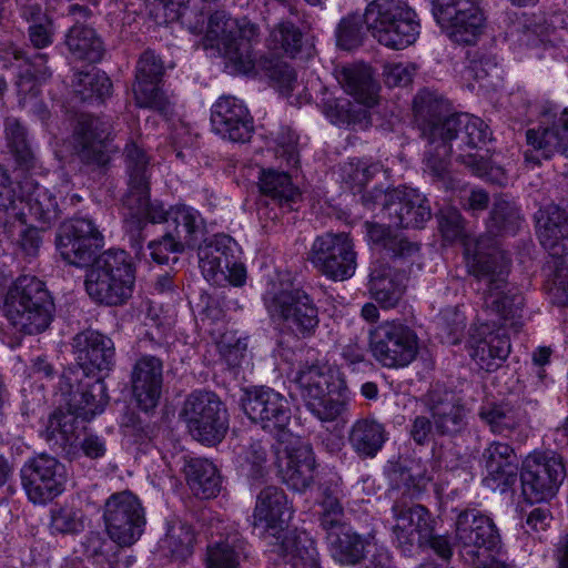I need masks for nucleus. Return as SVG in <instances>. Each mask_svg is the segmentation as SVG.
Instances as JSON below:
<instances>
[{
  "instance_id": "obj_1",
  "label": "nucleus",
  "mask_w": 568,
  "mask_h": 568,
  "mask_svg": "<svg viewBox=\"0 0 568 568\" xmlns=\"http://www.w3.org/2000/svg\"><path fill=\"white\" fill-rule=\"evenodd\" d=\"M413 108L423 139H456L457 149L466 151L457 155V161L477 175L485 173L484 158L471 152L490 140L489 128L481 119L468 113H452L449 102L429 90L417 93Z\"/></svg>"
},
{
  "instance_id": "obj_2",
  "label": "nucleus",
  "mask_w": 568,
  "mask_h": 568,
  "mask_svg": "<svg viewBox=\"0 0 568 568\" xmlns=\"http://www.w3.org/2000/svg\"><path fill=\"white\" fill-rule=\"evenodd\" d=\"M363 22L374 39L394 50L413 44L420 30L416 11L405 0H372L363 16L351 13L339 21L337 45L344 50L358 47L363 40Z\"/></svg>"
},
{
  "instance_id": "obj_3",
  "label": "nucleus",
  "mask_w": 568,
  "mask_h": 568,
  "mask_svg": "<svg viewBox=\"0 0 568 568\" xmlns=\"http://www.w3.org/2000/svg\"><path fill=\"white\" fill-rule=\"evenodd\" d=\"M292 516L285 493L276 486L263 488L256 496L253 526L274 546L292 568H321L314 541L305 531L286 529Z\"/></svg>"
},
{
  "instance_id": "obj_4",
  "label": "nucleus",
  "mask_w": 568,
  "mask_h": 568,
  "mask_svg": "<svg viewBox=\"0 0 568 568\" xmlns=\"http://www.w3.org/2000/svg\"><path fill=\"white\" fill-rule=\"evenodd\" d=\"M103 240L102 233L91 219L74 216L60 225L55 245L67 263L78 267L91 264L87 274L135 280L132 258L125 251L111 248L95 257L104 244Z\"/></svg>"
},
{
  "instance_id": "obj_5",
  "label": "nucleus",
  "mask_w": 568,
  "mask_h": 568,
  "mask_svg": "<svg viewBox=\"0 0 568 568\" xmlns=\"http://www.w3.org/2000/svg\"><path fill=\"white\" fill-rule=\"evenodd\" d=\"M510 260L500 250L497 241L488 236H479L475 250L468 260V271L483 284L484 306L505 321L504 326L518 331L524 297L518 288L508 282Z\"/></svg>"
},
{
  "instance_id": "obj_6",
  "label": "nucleus",
  "mask_w": 568,
  "mask_h": 568,
  "mask_svg": "<svg viewBox=\"0 0 568 568\" xmlns=\"http://www.w3.org/2000/svg\"><path fill=\"white\" fill-rule=\"evenodd\" d=\"M3 313L17 332L37 335L49 328L55 305L44 282L36 276L23 275L8 288Z\"/></svg>"
},
{
  "instance_id": "obj_7",
  "label": "nucleus",
  "mask_w": 568,
  "mask_h": 568,
  "mask_svg": "<svg viewBox=\"0 0 568 568\" xmlns=\"http://www.w3.org/2000/svg\"><path fill=\"white\" fill-rule=\"evenodd\" d=\"M293 382L308 412L321 422H334L346 410V402L333 398L344 387V381L318 361L298 366Z\"/></svg>"
},
{
  "instance_id": "obj_8",
  "label": "nucleus",
  "mask_w": 568,
  "mask_h": 568,
  "mask_svg": "<svg viewBox=\"0 0 568 568\" xmlns=\"http://www.w3.org/2000/svg\"><path fill=\"white\" fill-rule=\"evenodd\" d=\"M264 304L271 317L294 336L307 338L315 334L318 307L305 290H271L264 295Z\"/></svg>"
},
{
  "instance_id": "obj_9",
  "label": "nucleus",
  "mask_w": 568,
  "mask_h": 568,
  "mask_svg": "<svg viewBox=\"0 0 568 568\" xmlns=\"http://www.w3.org/2000/svg\"><path fill=\"white\" fill-rule=\"evenodd\" d=\"M454 546L466 562L484 564L495 558L501 538L490 517L476 509H466L456 518Z\"/></svg>"
},
{
  "instance_id": "obj_10",
  "label": "nucleus",
  "mask_w": 568,
  "mask_h": 568,
  "mask_svg": "<svg viewBox=\"0 0 568 568\" xmlns=\"http://www.w3.org/2000/svg\"><path fill=\"white\" fill-rule=\"evenodd\" d=\"M180 416L186 423L192 437L202 444L220 443L229 428L226 408L213 392L191 393L183 404Z\"/></svg>"
},
{
  "instance_id": "obj_11",
  "label": "nucleus",
  "mask_w": 568,
  "mask_h": 568,
  "mask_svg": "<svg viewBox=\"0 0 568 568\" xmlns=\"http://www.w3.org/2000/svg\"><path fill=\"white\" fill-rule=\"evenodd\" d=\"M256 36V27L246 20L239 21L225 11L211 14L206 38L233 64L235 71L246 73L253 68L248 41Z\"/></svg>"
},
{
  "instance_id": "obj_12",
  "label": "nucleus",
  "mask_w": 568,
  "mask_h": 568,
  "mask_svg": "<svg viewBox=\"0 0 568 568\" xmlns=\"http://www.w3.org/2000/svg\"><path fill=\"white\" fill-rule=\"evenodd\" d=\"M247 417L270 433H274L280 445L293 434L286 430L292 410L288 399L273 388L261 386L247 388L241 398Z\"/></svg>"
},
{
  "instance_id": "obj_13",
  "label": "nucleus",
  "mask_w": 568,
  "mask_h": 568,
  "mask_svg": "<svg viewBox=\"0 0 568 568\" xmlns=\"http://www.w3.org/2000/svg\"><path fill=\"white\" fill-rule=\"evenodd\" d=\"M374 358L384 367L399 368L410 364L418 353V337L399 321H386L369 332Z\"/></svg>"
},
{
  "instance_id": "obj_14",
  "label": "nucleus",
  "mask_w": 568,
  "mask_h": 568,
  "mask_svg": "<svg viewBox=\"0 0 568 568\" xmlns=\"http://www.w3.org/2000/svg\"><path fill=\"white\" fill-rule=\"evenodd\" d=\"M103 521L109 537L120 547H130L142 535L145 511L140 498L130 490L113 493L104 503Z\"/></svg>"
},
{
  "instance_id": "obj_15",
  "label": "nucleus",
  "mask_w": 568,
  "mask_h": 568,
  "mask_svg": "<svg viewBox=\"0 0 568 568\" xmlns=\"http://www.w3.org/2000/svg\"><path fill=\"white\" fill-rule=\"evenodd\" d=\"M566 477L562 458L555 454L527 456L520 469L521 496L530 504L551 499Z\"/></svg>"
},
{
  "instance_id": "obj_16",
  "label": "nucleus",
  "mask_w": 568,
  "mask_h": 568,
  "mask_svg": "<svg viewBox=\"0 0 568 568\" xmlns=\"http://www.w3.org/2000/svg\"><path fill=\"white\" fill-rule=\"evenodd\" d=\"M526 144L528 146L524 152L526 164L538 166L541 160H551L557 155L555 169L562 176L568 178V108L562 110L550 126L528 129Z\"/></svg>"
},
{
  "instance_id": "obj_17",
  "label": "nucleus",
  "mask_w": 568,
  "mask_h": 568,
  "mask_svg": "<svg viewBox=\"0 0 568 568\" xmlns=\"http://www.w3.org/2000/svg\"><path fill=\"white\" fill-rule=\"evenodd\" d=\"M308 260L318 272L334 281H345L356 270L354 244L344 232H326L316 236Z\"/></svg>"
},
{
  "instance_id": "obj_18",
  "label": "nucleus",
  "mask_w": 568,
  "mask_h": 568,
  "mask_svg": "<svg viewBox=\"0 0 568 568\" xmlns=\"http://www.w3.org/2000/svg\"><path fill=\"white\" fill-rule=\"evenodd\" d=\"M433 16L449 39L475 44L485 28V16L475 0H433Z\"/></svg>"
},
{
  "instance_id": "obj_19",
  "label": "nucleus",
  "mask_w": 568,
  "mask_h": 568,
  "mask_svg": "<svg viewBox=\"0 0 568 568\" xmlns=\"http://www.w3.org/2000/svg\"><path fill=\"white\" fill-rule=\"evenodd\" d=\"M59 387L62 394L68 396L67 405L80 414L82 422H89L101 414L109 403L103 379L83 375L81 368L64 369Z\"/></svg>"
},
{
  "instance_id": "obj_20",
  "label": "nucleus",
  "mask_w": 568,
  "mask_h": 568,
  "mask_svg": "<svg viewBox=\"0 0 568 568\" xmlns=\"http://www.w3.org/2000/svg\"><path fill=\"white\" fill-rule=\"evenodd\" d=\"M21 481L33 504H45L63 493L67 481L65 467L57 458L40 454L23 465Z\"/></svg>"
},
{
  "instance_id": "obj_21",
  "label": "nucleus",
  "mask_w": 568,
  "mask_h": 568,
  "mask_svg": "<svg viewBox=\"0 0 568 568\" xmlns=\"http://www.w3.org/2000/svg\"><path fill=\"white\" fill-rule=\"evenodd\" d=\"M20 183L22 207L28 209L27 219L36 222L41 230L50 229L68 213L69 206H75L81 201L75 193L58 200L53 191L40 185L30 173Z\"/></svg>"
},
{
  "instance_id": "obj_22",
  "label": "nucleus",
  "mask_w": 568,
  "mask_h": 568,
  "mask_svg": "<svg viewBox=\"0 0 568 568\" xmlns=\"http://www.w3.org/2000/svg\"><path fill=\"white\" fill-rule=\"evenodd\" d=\"M277 473L282 481L303 493L314 480L315 457L310 444L294 435L276 448Z\"/></svg>"
},
{
  "instance_id": "obj_23",
  "label": "nucleus",
  "mask_w": 568,
  "mask_h": 568,
  "mask_svg": "<svg viewBox=\"0 0 568 568\" xmlns=\"http://www.w3.org/2000/svg\"><path fill=\"white\" fill-rule=\"evenodd\" d=\"M395 524L392 527L394 540L404 552H410L414 546L424 547L434 531V520L422 505H409L396 500L392 506Z\"/></svg>"
},
{
  "instance_id": "obj_24",
  "label": "nucleus",
  "mask_w": 568,
  "mask_h": 568,
  "mask_svg": "<svg viewBox=\"0 0 568 568\" xmlns=\"http://www.w3.org/2000/svg\"><path fill=\"white\" fill-rule=\"evenodd\" d=\"M112 134L109 119L81 115L74 132L75 153L85 165L101 168L109 163L108 142Z\"/></svg>"
},
{
  "instance_id": "obj_25",
  "label": "nucleus",
  "mask_w": 568,
  "mask_h": 568,
  "mask_svg": "<svg viewBox=\"0 0 568 568\" xmlns=\"http://www.w3.org/2000/svg\"><path fill=\"white\" fill-rule=\"evenodd\" d=\"M469 354L486 372L496 371L510 353V342L505 327L495 324H474L467 341Z\"/></svg>"
},
{
  "instance_id": "obj_26",
  "label": "nucleus",
  "mask_w": 568,
  "mask_h": 568,
  "mask_svg": "<svg viewBox=\"0 0 568 568\" xmlns=\"http://www.w3.org/2000/svg\"><path fill=\"white\" fill-rule=\"evenodd\" d=\"M214 131L232 142H247L253 133V121L247 108L235 97L223 95L212 106Z\"/></svg>"
},
{
  "instance_id": "obj_27",
  "label": "nucleus",
  "mask_w": 568,
  "mask_h": 568,
  "mask_svg": "<svg viewBox=\"0 0 568 568\" xmlns=\"http://www.w3.org/2000/svg\"><path fill=\"white\" fill-rule=\"evenodd\" d=\"M480 464L486 470L483 484L487 488L504 494L516 484L518 466L515 450L509 444H488L480 455Z\"/></svg>"
},
{
  "instance_id": "obj_28",
  "label": "nucleus",
  "mask_w": 568,
  "mask_h": 568,
  "mask_svg": "<svg viewBox=\"0 0 568 568\" xmlns=\"http://www.w3.org/2000/svg\"><path fill=\"white\" fill-rule=\"evenodd\" d=\"M73 352L77 365L83 375H94L98 372H109L114 365V344L108 336L87 329L73 338Z\"/></svg>"
},
{
  "instance_id": "obj_29",
  "label": "nucleus",
  "mask_w": 568,
  "mask_h": 568,
  "mask_svg": "<svg viewBox=\"0 0 568 568\" xmlns=\"http://www.w3.org/2000/svg\"><path fill=\"white\" fill-rule=\"evenodd\" d=\"M132 394L138 406L149 412L159 404L163 385V363L152 355L141 356L131 373Z\"/></svg>"
},
{
  "instance_id": "obj_30",
  "label": "nucleus",
  "mask_w": 568,
  "mask_h": 568,
  "mask_svg": "<svg viewBox=\"0 0 568 568\" xmlns=\"http://www.w3.org/2000/svg\"><path fill=\"white\" fill-rule=\"evenodd\" d=\"M386 214L395 226L422 229L430 220L432 209L428 200L417 190H393Z\"/></svg>"
},
{
  "instance_id": "obj_31",
  "label": "nucleus",
  "mask_w": 568,
  "mask_h": 568,
  "mask_svg": "<svg viewBox=\"0 0 568 568\" xmlns=\"http://www.w3.org/2000/svg\"><path fill=\"white\" fill-rule=\"evenodd\" d=\"M435 429L439 435L454 436L466 428V410L459 397L450 390L434 388L426 397Z\"/></svg>"
},
{
  "instance_id": "obj_32",
  "label": "nucleus",
  "mask_w": 568,
  "mask_h": 568,
  "mask_svg": "<svg viewBox=\"0 0 568 568\" xmlns=\"http://www.w3.org/2000/svg\"><path fill=\"white\" fill-rule=\"evenodd\" d=\"M537 235L542 247L555 258L568 253V210L548 205L538 212Z\"/></svg>"
},
{
  "instance_id": "obj_33",
  "label": "nucleus",
  "mask_w": 568,
  "mask_h": 568,
  "mask_svg": "<svg viewBox=\"0 0 568 568\" xmlns=\"http://www.w3.org/2000/svg\"><path fill=\"white\" fill-rule=\"evenodd\" d=\"M235 251V241L225 234L214 235L200 244L197 256L204 277L213 283H219L220 277H225L224 267H227L230 262L233 263Z\"/></svg>"
},
{
  "instance_id": "obj_34",
  "label": "nucleus",
  "mask_w": 568,
  "mask_h": 568,
  "mask_svg": "<svg viewBox=\"0 0 568 568\" xmlns=\"http://www.w3.org/2000/svg\"><path fill=\"white\" fill-rule=\"evenodd\" d=\"M123 158L128 175V191L124 196H128L130 205L139 206L150 189V156L143 148L135 142H130L125 145Z\"/></svg>"
},
{
  "instance_id": "obj_35",
  "label": "nucleus",
  "mask_w": 568,
  "mask_h": 568,
  "mask_svg": "<svg viewBox=\"0 0 568 568\" xmlns=\"http://www.w3.org/2000/svg\"><path fill=\"white\" fill-rule=\"evenodd\" d=\"M82 423L80 414L70 406L58 408L49 416L42 437L51 447L70 453L84 428Z\"/></svg>"
},
{
  "instance_id": "obj_36",
  "label": "nucleus",
  "mask_w": 568,
  "mask_h": 568,
  "mask_svg": "<svg viewBox=\"0 0 568 568\" xmlns=\"http://www.w3.org/2000/svg\"><path fill=\"white\" fill-rule=\"evenodd\" d=\"M332 558L343 566L359 565L369 552L373 537L362 536L349 525L325 536Z\"/></svg>"
},
{
  "instance_id": "obj_37",
  "label": "nucleus",
  "mask_w": 568,
  "mask_h": 568,
  "mask_svg": "<svg viewBox=\"0 0 568 568\" xmlns=\"http://www.w3.org/2000/svg\"><path fill=\"white\" fill-rule=\"evenodd\" d=\"M336 79L344 91L355 101L366 108H372L378 100V84L373 78L369 67L365 64H349L336 72Z\"/></svg>"
},
{
  "instance_id": "obj_38",
  "label": "nucleus",
  "mask_w": 568,
  "mask_h": 568,
  "mask_svg": "<svg viewBox=\"0 0 568 568\" xmlns=\"http://www.w3.org/2000/svg\"><path fill=\"white\" fill-rule=\"evenodd\" d=\"M134 278L87 274L85 290L98 303L109 306L125 304L133 294Z\"/></svg>"
},
{
  "instance_id": "obj_39",
  "label": "nucleus",
  "mask_w": 568,
  "mask_h": 568,
  "mask_svg": "<svg viewBox=\"0 0 568 568\" xmlns=\"http://www.w3.org/2000/svg\"><path fill=\"white\" fill-rule=\"evenodd\" d=\"M365 227L369 241L374 245L383 248L385 254L395 263L410 261L419 253L418 243L394 233L387 226L366 222Z\"/></svg>"
},
{
  "instance_id": "obj_40",
  "label": "nucleus",
  "mask_w": 568,
  "mask_h": 568,
  "mask_svg": "<svg viewBox=\"0 0 568 568\" xmlns=\"http://www.w3.org/2000/svg\"><path fill=\"white\" fill-rule=\"evenodd\" d=\"M145 199L141 201V205H130L128 196L123 197L124 206L130 211V219L126 221L132 233V241L134 246L139 250L142 246V242L145 240L143 231L148 224L162 223L170 219V211H166L162 203L150 201V189L145 193Z\"/></svg>"
},
{
  "instance_id": "obj_41",
  "label": "nucleus",
  "mask_w": 568,
  "mask_h": 568,
  "mask_svg": "<svg viewBox=\"0 0 568 568\" xmlns=\"http://www.w3.org/2000/svg\"><path fill=\"white\" fill-rule=\"evenodd\" d=\"M387 433L383 424L372 419L357 420L351 428L348 442L359 458H374L383 448Z\"/></svg>"
},
{
  "instance_id": "obj_42",
  "label": "nucleus",
  "mask_w": 568,
  "mask_h": 568,
  "mask_svg": "<svg viewBox=\"0 0 568 568\" xmlns=\"http://www.w3.org/2000/svg\"><path fill=\"white\" fill-rule=\"evenodd\" d=\"M187 485L202 499L215 497L221 489V477L215 465L203 458H192L185 465Z\"/></svg>"
},
{
  "instance_id": "obj_43",
  "label": "nucleus",
  "mask_w": 568,
  "mask_h": 568,
  "mask_svg": "<svg viewBox=\"0 0 568 568\" xmlns=\"http://www.w3.org/2000/svg\"><path fill=\"white\" fill-rule=\"evenodd\" d=\"M404 276L393 274L390 268H374L371 272L369 293L383 308L395 307L405 292Z\"/></svg>"
},
{
  "instance_id": "obj_44",
  "label": "nucleus",
  "mask_w": 568,
  "mask_h": 568,
  "mask_svg": "<svg viewBox=\"0 0 568 568\" xmlns=\"http://www.w3.org/2000/svg\"><path fill=\"white\" fill-rule=\"evenodd\" d=\"M307 44V33L304 27L296 26L291 20H281L270 31L267 45L276 54L295 58Z\"/></svg>"
},
{
  "instance_id": "obj_45",
  "label": "nucleus",
  "mask_w": 568,
  "mask_h": 568,
  "mask_svg": "<svg viewBox=\"0 0 568 568\" xmlns=\"http://www.w3.org/2000/svg\"><path fill=\"white\" fill-rule=\"evenodd\" d=\"M65 44L75 59L90 63L101 61L104 54L102 40L92 28L84 24L75 23L69 29Z\"/></svg>"
},
{
  "instance_id": "obj_46",
  "label": "nucleus",
  "mask_w": 568,
  "mask_h": 568,
  "mask_svg": "<svg viewBox=\"0 0 568 568\" xmlns=\"http://www.w3.org/2000/svg\"><path fill=\"white\" fill-rule=\"evenodd\" d=\"M73 94L81 102L102 103L112 93L110 78L98 70L77 72L72 81Z\"/></svg>"
},
{
  "instance_id": "obj_47",
  "label": "nucleus",
  "mask_w": 568,
  "mask_h": 568,
  "mask_svg": "<svg viewBox=\"0 0 568 568\" xmlns=\"http://www.w3.org/2000/svg\"><path fill=\"white\" fill-rule=\"evenodd\" d=\"M521 225L518 207L504 197L494 201L486 223L488 237L515 235Z\"/></svg>"
},
{
  "instance_id": "obj_48",
  "label": "nucleus",
  "mask_w": 568,
  "mask_h": 568,
  "mask_svg": "<svg viewBox=\"0 0 568 568\" xmlns=\"http://www.w3.org/2000/svg\"><path fill=\"white\" fill-rule=\"evenodd\" d=\"M26 175H28V172L23 169L14 171L13 180H9L6 174L0 173V212L20 220L24 224H27V213L22 207L23 200L21 199L20 189L22 184L20 182Z\"/></svg>"
},
{
  "instance_id": "obj_49",
  "label": "nucleus",
  "mask_w": 568,
  "mask_h": 568,
  "mask_svg": "<svg viewBox=\"0 0 568 568\" xmlns=\"http://www.w3.org/2000/svg\"><path fill=\"white\" fill-rule=\"evenodd\" d=\"M260 189L263 194L268 195L281 205H287L290 209L291 204L300 197V193L293 186L290 175L275 170L262 172Z\"/></svg>"
},
{
  "instance_id": "obj_50",
  "label": "nucleus",
  "mask_w": 568,
  "mask_h": 568,
  "mask_svg": "<svg viewBox=\"0 0 568 568\" xmlns=\"http://www.w3.org/2000/svg\"><path fill=\"white\" fill-rule=\"evenodd\" d=\"M4 133L8 146L14 155L20 169L28 170L34 161V155L28 139L27 129L17 118H7Z\"/></svg>"
},
{
  "instance_id": "obj_51",
  "label": "nucleus",
  "mask_w": 568,
  "mask_h": 568,
  "mask_svg": "<svg viewBox=\"0 0 568 568\" xmlns=\"http://www.w3.org/2000/svg\"><path fill=\"white\" fill-rule=\"evenodd\" d=\"M170 219L175 224V237L182 240L187 247H194L197 244V233L203 226V220L200 213L192 207L180 205L170 210Z\"/></svg>"
},
{
  "instance_id": "obj_52",
  "label": "nucleus",
  "mask_w": 568,
  "mask_h": 568,
  "mask_svg": "<svg viewBox=\"0 0 568 568\" xmlns=\"http://www.w3.org/2000/svg\"><path fill=\"white\" fill-rule=\"evenodd\" d=\"M427 141V148L425 150L424 163L425 171L429 172L437 179H444L448 172L449 158L454 152V144L456 139L437 138L435 141L432 139H425ZM457 149V146L455 145Z\"/></svg>"
},
{
  "instance_id": "obj_53",
  "label": "nucleus",
  "mask_w": 568,
  "mask_h": 568,
  "mask_svg": "<svg viewBox=\"0 0 568 568\" xmlns=\"http://www.w3.org/2000/svg\"><path fill=\"white\" fill-rule=\"evenodd\" d=\"M479 417L495 434L507 436L519 425L514 409L508 404H488L480 408Z\"/></svg>"
},
{
  "instance_id": "obj_54",
  "label": "nucleus",
  "mask_w": 568,
  "mask_h": 568,
  "mask_svg": "<svg viewBox=\"0 0 568 568\" xmlns=\"http://www.w3.org/2000/svg\"><path fill=\"white\" fill-rule=\"evenodd\" d=\"M47 53H39L30 61V67L21 73L17 85L18 92L23 101L27 97L36 98L40 93V84L51 75L50 69L45 65Z\"/></svg>"
},
{
  "instance_id": "obj_55",
  "label": "nucleus",
  "mask_w": 568,
  "mask_h": 568,
  "mask_svg": "<svg viewBox=\"0 0 568 568\" xmlns=\"http://www.w3.org/2000/svg\"><path fill=\"white\" fill-rule=\"evenodd\" d=\"M194 539L192 528L186 524L178 523L170 526L163 539V547L170 551L172 557L184 559L192 554Z\"/></svg>"
},
{
  "instance_id": "obj_56",
  "label": "nucleus",
  "mask_w": 568,
  "mask_h": 568,
  "mask_svg": "<svg viewBox=\"0 0 568 568\" xmlns=\"http://www.w3.org/2000/svg\"><path fill=\"white\" fill-rule=\"evenodd\" d=\"M324 112L332 123L338 125L361 122L367 114L363 106L344 98L327 100L324 104Z\"/></svg>"
},
{
  "instance_id": "obj_57",
  "label": "nucleus",
  "mask_w": 568,
  "mask_h": 568,
  "mask_svg": "<svg viewBox=\"0 0 568 568\" xmlns=\"http://www.w3.org/2000/svg\"><path fill=\"white\" fill-rule=\"evenodd\" d=\"M160 81L134 80L133 93L138 106L164 112L169 101L160 88Z\"/></svg>"
},
{
  "instance_id": "obj_58",
  "label": "nucleus",
  "mask_w": 568,
  "mask_h": 568,
  "mask_svg": "<svg viewBox=\"0 0 568 568\" xmlns=\"http://www.w3.org/2000/svg\"><path fill=\"white\" fill-rule=\"evenodd\" d=\"M50 528L53 534L75 535L83 530L81 510L70 506H55L50 510Z\"/></svg>"
},
{
  "instance_id": "obj_59",
  "label": "nucleus",
  "mask_w": 568,
  "mask_h": 568,
  "mask_svg": "<svg viewBox=\"0 0 568 568\" xmlns=\"http://www.w3.org/2000/svg\"><path fill=\"white\" fill-rule=\"evenodd\" d=\"M467 79H474L481 88H495L498 85L500 68L494 57L485 55L473 60L466 70Z\"/></svg>"
},
{
  "instance_id": "obj_60",
  "label": "nucleus",
  "mask_w": 568,
  "mask_h": 568,
  "mask_svg": "<svg viewBox=\"0 0 568 568\" xmlns=\"http://www.w3.org/2000/svg\"><path fill=\"white\" fill-rule=\"evenodd\" d=\"M243 467L251 480L264 479L268 474L267 445L261 440L252 442L244 452Z\"/></svg>"
},
{
  "instance_id": "obj_61",
  "label": "nucleus",
  "mask_w": 568,
  "mask_h": 568,
  "mask_svg": "<svg viewBox=\"0 0 568 568\" xmlns=\"http://www.w3.org/2000/svg\"><path fill=\"white\" fill-rule=\"evenodd\" d=\"M377 172H379L378 164H368L366 161L359 159H351L341 168L343 181L352 189L357 187L358 191H362L371 178Z\"/></svg>"
},
{
  "instance_id": "obj_62",
  "label": "nucleus",
  "mask_w": 568,
  "mask_h": 568,
  "mask_svg": "<svg viewBox=\"0 0 568 568\" xmlns=\"http://www.w3.org/2000/svg\"><path fill=\"white\" fill-rule=\"evenodd\" d=\"M321 508L320 525L326 532V536H328V532H335L348 526L345 521L344 508L337 497L332 494H325L321 501Z\"/></svg>"
},
{
  "instance_id": "obj_63",
  "label": "nucleus",
  "mask_w": 568,
  "mask_h": 568,
  "mask_svg": "<svg viewBox=\"0 0 568 568\" xmlns=\"http://www.w3.org/2000/svg\"><path fill=\"white\" fill-rule=\"evenodd\" d=\"M186 0H145L150 16L158 24H168L185 18Z\"/></svg>"
},
{
  "instance_id": "obj_64",
  "label": "nucleus",
  "mask_w": 568,
  "mask_h": 568,
  "mask_svg": "<svg viewBox=\"0 0 568 568\" xmlns=\"http://www.w3.org/2000/svg\"><path fill=\"white\" fill-rule=\"evenodd\" d=\"M547 290L554 304L568 306V263L562 258H556L555 272L548 281Z\"/></svg>"
}]
</instances>
